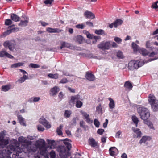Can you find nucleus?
I'll use <instances>...</instances> for the list:
<instances>
[{"instance_id":"obj_14","label":"nucleus","mask_w":158,"mask_h":158,"mask_svg":"<svg viewBox=\"0 0 158 158\" xmlns=\"http://www.w3.org/2000/svg\"><path fill=\"white\" fill-rule=\"evenodd\" d=\"M85 78L90 81H93L95 79V77L94 75L88 72L86 73Z\"/></svg>"},{"instance_id":"obj_32","label":"nucleus","mask_w":158,"mask_h":158,"mask_svg":"<svg viewBox=\"0 0 158 158\" xmlns=\"http://www.w3.org/2000/svg\"><path fill=\"white\" fill-rule=\"evenodd\" d=\"M28 23V21L27 20L21 21L19 23V25L22 27H25L27 25Z\"/></svg>"},{"instance_id":"obj_34","label":"nucleus","mask_w":158,"mask_h":158,"mask_svg":"<svg viewBox=\"0 0 158 158\" xmlns=\"http://www.w3.org/2000/svg\"><path fill=\"white\" fill-rule=\"evenodd\" d=\"M114 23V27H116L118 26L121 25L122 24L123 21L120 19H118Z\"/></svg>"},{"instance_id":"obj_52","label":"nucleus","mask_w":158,"mask_h":158,"mask_svg":"<svg viewBox=\"0 0 158 158\" xmlns=\"http://www.w3.org/2000/svg\"><path fill=\"white\" fill-rule=\"evenodd\" d=\"M96 110L98 113H101L102 111V108L100 105H99L98 106L96 107Z\"/></svg>"},{"instance_id":"obj_63","label":"nucleus","mask_w":158,"mask_h":158,"mask_svg":"<svg viewBox=\"0 0 158 158\" xmlns=\"http://www.w3.org/2000/svg\"><path fill=\"white\" fill-rule=\"evenodd\" d=\"M86 23L89 26L93 27V23L91 22L87 21L86 22Z\"/></svg>"},{"instance_id":"obj_11","label":"nucleus","mask_w":158,"mask_h":158,"mask_svg":"<svg viewBox=\"0 0 158 158\" xmlns=\"http://www.w3.org/2000/svg\"><path fill=\"white\" fill-rule=\"evenodd\" d=\"M81 113L86 122L89 123H91L92 122V120H91L89 118V114H88L86 112L83 111H81Z\"/></svg>"},{"instance_id":"obj_35","label":"nucleus","mask_w":158,"mask_h":158,"mask_svg":"<svg viewBox=\"0 0 158 158\" xmlns=\"http://www.w3.org/2000/svg\"><path fill=\"white\" fill-rule=\"evenodd\" d=\"M48 76L51 78L57 79L59 75L57 73L55 74L50 73L48 74Z\"/></svg>"},{"instance_id":"obj_17","label":"nucleus","mask_w":158,"mask_h":158,"mask_svg":"<svg viewBox=\"0 0 158 158\" xmlns=\"http://www.w3.org/2000/svg\"><path fill=\"white\" fill-rule=\"evenodd\" d=\"M59 90L60 89L59 87L57 86H55L51 89L50 90L51 94L52 95H54L56 94Z\"/></svg>"},{"instance_id":"obj_10","label":"nucleus","mask_w":158,"mask_h":158,"mask_svg":"<svg viewBox=\"0 0 158 158\" xmlns=\"http://www.w3.org/2000/svg\"><path fill=\"white\" fill-rule=\"evenodd\" d=\"M84 16L86 18L90 19H93L95 18V15L90 11H86L84 13Z\"/></svg>"},{"instance_id":"obj_29","label":"nucleus","mask_w":158,"mask_h":158,"mask_svg":"<svg viewBox=\"0 0 158 158\" xmlns=\"http://www.w3.org/2000/svg\"><path fill=\"white\" fill-rule=\"evenodd\" d=\"M109 100L110 101L109 104V106L110 109H113L115 107V104L114 101L111 98H109Z\"/></svg>"},{"instance_id":"obj_33","label":"nucleus","mask_w":158,"mask_h":158,"mask_svg":"<svg viewBox=\"0 0 158 158\" xmlns=\"http://www.w3.org/2000/svg\"><path fill=\"white\" fill-rule=\"evenodd\" d=\"M132 121L135 124L136 126H137V124L138 122H139V120L138 118L135 116H133L132 117Z\"/></svg>"},{"instance_id":"obj_39","label":"nucleus","mask_w":158,"mask_h":158,"mask_svg":"<svg viewBox=\"0 0 158 158\" xmlns=\"http://www.w3.org/2000/svg\"><path fill=\"white\" fill-rule=\"evenodd\" d=\"M23 64L24 63H23L19 62L12 65L11 67L12 68H16L20 66H23Z\"/></svg>"},{"instance_id":"obj_42","label":"nucleus","mask_w":158,"mask_h":158,"mask_svg":"<svg viewBox=\"0 0 158 158\" xmlns=\"http://www.w3.org/2000/svg\"><path fill=\"white\" fill-rule=\"evenodd\" d=\"M151 7L155 9H157L158 8V1L153 2Z\"/></svg>"},{"instance_id":"obj_44","label":"nucleus","mask_w":158,"mask_h":158,"mask_svg":"<svg viewBox=\"0 0 158 158\" xmlns=\"http://www.w3.org/2000/svg\"><path fill=\"white\" fill-rule=\"evenodd\" d=\"M47 121L44 118L42 117L40 119L39 122L40 123L44 125Z\"/></svg>"},{"instance_id":"obj_13","label":"nucleus","mask_w":158,"mask_h":158,"mask_svg":"<svg viewBox=\"0 0 158 158\" xmlns=\"http://www.w3.org/2000/svg\"><path fill=\"white\" fill-rule=\"evenodd\" d=\"M47 31L50 33H60L62 30L57 28H52L48 27L47 29Z\"/></svg>"},{"instance_id":"obj_49","label":"nucleus","mask_w":158,"mask_h":158,"mask_svg":"<svg viewBox=\"0 0 158 158\" xmlns=\"http://www.w3.org/2000/svg\"><path fill=\"white\" fill-rule=\"evenodd\" d=\"M114 40L118 44L122 42L121 39L118 37H115Z\"/></svg>"},{"instance_id":"obj_62","label":"nucleus","mask_w":158,"mask_h":158,"mask_svg":"<svg viewBox=\"0 0 158 158\" xmlns=\"http://www.w3.org/2000/svg\"><path fill=\"white\" fill-rule=\"evenodd\" d=\"M151 45V43L149 41H147L146 42V45L147 48H149Z\"/></svg>"},{"instance_id":"obj_55","label":"nucleus","mask_w":158,"mask_h":158,"mask_svg":"<svg viewBox=\"0 0 158 158\" xmlns=\"http://www.w3.org/2000/svg\"><path fill=\"white\" fill-rule=\"evenodd\" d=\"M68 82V80H67V79L66 78H64L61 80L60 82V83L64 84Z\"/></svg>"},{"instance_id":"obj_41","label":"nucleus","mask_w":158,"mask_h":158,"mask_svg":"<svg viewBox=\"0 0 158 158\" xmlns=\"http://www.w3.org/2000/svg\"><path fill=\"white\" fill-rule=\"evenodd\" d=\"M136 62L138 66V68L142 66L144 64L143 60H136Z\"/></svg>"},{"instance_id":"obj_24","label":"nucleus","mask_w":158,"mask_h":158,"mask_svg":"<svg viewBox=\"0 0 158 158\" xmlns=\"http://www.w3.org/2000/svg\"><path fill=\"white\" fill-rule=\"evenodd\" d=\"M11 85H6L2 86L1 89L2 91L4 92H6L10 89Z\"/></svg>"},{"instance_id":"obj_45","label":"nucleus","mask_w":158,"mask_h":158,"mask_svg":"<svg viewBox=\"0 0 158 158\" xmlns=\"http://www.w3.org/2000/svg\"><path fill=\"white\" fill-rule=\"evenodd\" d=\"M95 33L98 35H101L104 33V31L102 29L96 30L95 31Z\"/></svg>"},{"instance_id":"obj_59","label":"nucleus","mask_w":158,"mask_h":158,"mask_svg":"<svg viewBox=\"0 0 158 158\" xmlns=\"http://www.w3.org/2000/svg\"><path fill=\"white\" fill-rule=\"evenodd\" d=\"M33 99V100L34 102H38L40 99V98L39 97H33L31 98Z\"/></svg>"},{"instance_id":"obj_54","label":"nucleus","mask_w":158,"mask_h":158,"mask_svg":"<svg viewBox=\"0 0 158 158\" xmlns=\"http://www.w3.org/2000/svg\"><path fill=\"white\" fill-rule=\"evenodd\" d=\"M53 1V0H46L45 1H44V2L45 4L46 5L48 4H51L52 3Z\"/></svg>"},{"instance_id":"obj_5","label":"nucleus","mask_w":158,"mask_h":158,"mask_svg":"<svg viewBox=\"0 0 158 158\" xmlns=\"http://www.w3.org/2000/svg\"><path fill=\"white\" fill-rule=\"evenodd\" d=\"M80 99V96L79 95H77L74 96H72L71 97L69 103L70 104H71L73 105L74 104L75 101H76V106L77 108H80L82 106V102L78 100Z\"/></svg>"},{"instance_id":"obj_30","label":"nucleus","mask_w":158,"mask_h":158,"mask_svg":"<svg viewBox=\"0 0 158 158\" xmlns=\"http://www.w3.org/2000/svg\"><path fill=\"white\" fill-rule=\"evenodd\" d=\"M28 76L24 75L22 77H20L16 82H19L20 83H22L24 82L26 79H28Z\"/></svg>"},{"instance_id":"obj_36","label":"nucleus","mask_w":158,"mask_h":158,"mask_svg":"<svg viewBox=\"0 0 158 158\" xmlns=\"http://www.w3.org/2000/svg\"><path fill=\"white\" fill-rule=\"evenodd\" d=\"M47 141L48 144L52 145L51 146H50V148H55L54 146V144L55 143V141L54 140L47 139Z\"/></svg>"},{"instance_id":"obj_3","label":"nucleus","mask_w":158,"mask_h":158,"mask_svg":"<svg viewBox=\"0 0 158 158\" xmlns=\"http://www.w3.org/2000/svg\"><path fill=\"white\" fill-rule=\"evenodd\" d=\"M137 111L140 118L143 121L147 120L150 117V112L146 108L140 107L138 108Z\"/></svg>"},{"instance_id":"obj_56","label":"nucleus","mask_w":158,"mask_h":158,"mask_svg":"<svg viewBox=\"0 0 158 158\" xmlns=\"http://www.w3.org/2000/svg\"><path fill=\"white\" fill-rule=\"evenodd\" d=\"M37 129L39 131H43L44 130V128L40 125H38L37 126Z\"/></svg>"},{"instance_id":"obj_46","label":"nucleus","mask_w":158,"mask_h":158,"mask_svg":"<svg viewBox=\"0 0 158 158\" xmlns=\"http://www.w3.org/2000/svg\"><path fill=\"white\" fill-rule=\"evenodd\" d=\"M12 23V22L10 19H6L5 21V24L6 25H9Z\"/></svg>"},{"instance_id":"obj_4","label":"nucleus","mask_w":158,"mask_h":158,"mask_svg":"<svg viewBox=\"0 0 158 158\" xmlns=\"http://www.w3.org/2000/svg\"><path fill=\"white\" fill-rule=\"evenodd\" d=\"M148 101L154 111H156L158 110V100L156 98L153 94H149Z\"/></svg>"},{"instance_id":"obj_15","label":"nucleus","mask_w":158,"mask_h":158,"mask_svg":"<svg viewBox=\"0 0 158 158\" xmlns=\"http://www.w3.org/2000/svg\"><path fill=\"white\" fill-rule=\"evenodd\" d=\"M37 145L40 148V150L41 148H44L45 145V143L44 140L43 139H41L38 141Z\"/></svg>"},{"instance_id":"obj_48","label":"nucleus","mask_w":158,"mask_h":158,"mask_svg":"<svg viewBox=\"0 0 158 158\" xmlns=\"http://www.w3.org/2000/svg\"><path fill=\"white\" fill-rule=\"evenodd\" d=\"M85 27V26L83 24H78L77 25H76L75 27L76 28L78 29H83Z\"/></svg>"},{"instance_id":"obj_2","label":"nucleus","mask_w":158,"mask_h":158,"mask_svg":"<svg viewBox=\"0 0 158 158\" xmlns=\"http://www.w3.org/2000/svg\"><path fill=\"white\" fill-rule=\"evenodd\" d=\"M64 143L67 147L68 150L66 149L65 146H60L57 148V151L60 153V156L61 158H67L68 157L70 156L69 150H70L71 148V144L65 141Z\"/></svg>"},{"instance_id":"obj_22","label":"nucleus","mask_w":158,"mask_h":158,"mask_svg":"<svg viewBox=\"0 0 158 158\" xmlns=\"http://www.w3.org/2000/svg\"><path fill=\"white\" fill-rule=\"evenodd\" d=\"M139 52L143 56L148 55L149 53L147 50L143 48H140L139 50Z\"/></svg>"},{"instance_id":"obj_47","label":"nucleus","mask_w":158,"mask_h":158,"mask_svg":"<svg viewBox=\"0 0 158 158\" xmlns=\"http://www.w3.org/2000/svg\"><path fill=\"white\" fill-rule=\"evenodd\" d=\"M117 56L118 57L120 58H123V55L122 52L120 51H119L117 52Z\"/></svg>"},{"instance_id":"obj_18","label":"nucleus","mask_w":158,"mask_h":158,"mask_svg":"<svg viewBox=\"0 0 158 158\" xmlns=\"http://www.w3.org/2000/svg\"><path fill=\"white\" fill-rule=\"evenodd\" d=\"M124 87L127 89L130 90L132 88V84L129 81H126L124 85Z\"/></svg>"},{"instance_id":"obj_43","label":"nucleus","mask_w":158,"mask_h":158,"mask_svg":"<svg viewBox=\"0 0 158 158\" xmlns=\"http://www.w3.org/2000/svg\"><path fill=\"white\" fill-rule=\"evenodd\" d=\"M29 66V67H31L33 68H37L40 67V66L36 64L31 63L30 64Z\"/></svg>"},{"instance_id":"obj_38","label":"nucleus","mask_w":158,"mask_h":158,"mask_svg":"<svg viewBox=\"0 0 158 158\" xmlns=\"http://www.w3.org/2000/svg\"><path fill=\"white\" fill-rule=\"evenodd\" d=\"M144 123L145 124H146L148 125L150 128L153 129L154 128L153 126V125L149 121L147 120H145V121H144Z\"/></svg>"},{"instance_id":"obj_27","label":"nucleus","mask_w":158,"mask_h":158,"mask_svg":"<svg viewBox=\"0 0 158 158\" xmlns=\"http://www.w3.org/2000/svg\"><path fill=\"white\" fill-rule=\"evenodd\" d=\"M132 46L134 52H136L137 51L139 52V50L140 48H139V46L136 44L134 43H132Z\"/></svg>"},{"instance_id":"obj_60","label":"nucleus","mask_w":158,"mask_h":158,"mask_svg":"<svg viewBox=\"0 0 158 158\" xmlns=\"http://www.w3.org/2000/svg\"><path fill=\"white\" fill-rule=\"evenodd\" d=\"M85 122L83 121H80V125L81 127L83 128L85 127Z\"/></svg>"},{"instance_id":"obj_57","label":"nucleus","mask_w":158,"mask_h":158,"mask_svg":"<svg viewBox=\"0 0 158 158\" xmlns=\"http://www.w3.org/2000/svg\"><path fill=\"white\" fill-rule=\"evenodd\" d=\"M121 133V132L120 131H118L116 134L115 137L116 138H120V135Z\"/></svg>"},{"instance_id":"obj_31","label":"nucleus","mask_w":158,"mask_h":158,"mask_svg":"<svg viewBox=\"0 0 158 158\" xmlns=\"http://www.w3.org/2000/svg\"><path fill=\"white\" fill-rule=\"evenodd\" d=\"M75 40L79 43H81L83 40V37L80 35H77L75 37Z\"/></svg>"},{"instance_id":"obj_1","label":"nucleus","mask_w":158,"mask_h":158,"mask_svg":"<svg viewBox=\"0 0 158 158\" xmlns=\"http://www.w3.org/2000/svg\"><path fill=\"white\" fill-rule=\"evenodd\" d=\"M18 140L20 142L26 144L27 147H25L24 148H21L19 147V144L16 143L15 144L12 145L10 146V148L11 150L16 152V154L21 153L23 151H25V148L27 149L28 152H31V150L30 148V146L31 143V141L27 140L23 137H19Z\"/></svg>"},{"instance_id":"obj_7","label":"nucleus","mask_w":158,"mask_h":158,"mask_svg":"<svg viewBox=\"0 0 158 158\" xmlns=\"http://www.w3.org/2000/svg\"><path fill=\"white\" fill-rule=\"evenodd\" d=\"M3 44L6 48H8L10 50L12 51L15 48V44L14 41H6Z\"/></svg>"},{"instance_id":"obj_16","label":"nucleus","mask_w":158,"mask_h":158,"mask_svg":"<svg viewBox=\"0 0 158 158\" xmlns=\"http://www.w3.org/2000/svg\"><path fill=\"white\" fill-rule=\"evenodd\" d=\"M109 151L110 155L112 156H114L117 153V149L115 147H112L110 148Z\"/></svg>"},{"instance_id":"obj_23","label":"nucleus","mask_w":158,"mask_h":158,"mask_svg":"<svg viewBox=\"0 0 158 158\" xmlns=\"http://www.w3.org/2000/svg\"><path fill=\"white\" fill-rule=\"evenodd\" d=\"M11 18L15 22L19 21L20 20V18L18 16L14 14L11 15Z\"/></svg>"},{"instance_id":"obj_40","label":"nucleus","mask_w":158,"mask_h":158,"mask_svg":"<svg viewBox=\"0 0 158 158\" xmlns=\"http://www.w3.org/2000/svg\"><path fill=\"white\" fill-rule=\"evenodd\" d=\"M71 114V112L69 110H66L65 111L64 116L66 118L69 117Z\"/></svg>"},{"instance_id":"obj_20","label":"nucleus","mask_w":158,"mask_h":158,"mask_svg":"<svg viewBox=\"0 0 158 158\" xmlns=\"http://www.w3.org/2000/svg\"><path fill=\"white\" fill-rule=\"evenodd\" d=\"M19 28H15L12 29H10V30H8L4 32L3 33L4 35H7L10 33L12 32L17 31L19 30Z\"/></svg>"},{"instance_id":"obj_61","label":"nucleus","mask_w":158,"mask_h":158,"mask_svg":"<svg viewBox=\"0 0 158 158\" xmlns=\"http://www.w3.org/2000/svg\"><path fill=\"white\" fill-rule=\"evenodd\" d=\"M157 54V52H153L150 53L149 55V56L150 57H153V56H154V55Z\"/></svg>"},{"instance_id":"obj_25","label":"nucleus","mask_w":158,"mask_h":158,"mask_svg":"<svg viewBox=\"0 0 158 158\" xmlns=\"http://www.w3.org/2000/svg\"><path fill=\"white\" fill-rule=\"evenodd\" d=\"M18 118L20 124L24 126L26 125V123L24 122V119L21 115H18Z\"/></svg>"},{"instance_id":"obj_26","label":"nucleus","mask_w":158,"mask_h":158,"mask_svg":"<svg viewBox=\"0 0 158 158\" xmlns=\"http://www.w3.org/2000/svg\"><path fill=\"white\" fill-rule=\"evenodd\" d=\"M134 132L137 135L136 138L140 137L142 135V133L139 131V129L138 128L133 129Z\"/></svg>"},{"instance_id":"obj_28","label":"nucleus","mask_w":158,"mask_h":158,"mask_svg":"<svg viewBox=\"0 0 158 158\" xmlns=\"http://www.w3.org/2000/svg\"><path fill=\"white\" fill-rule=\"evenodd\" d=\"M63 127V125L62 124H61L57 128L56 132L58 135H62V130Z\"/></svg>"},{"instance_id":"obj_9","label":"nucleus","mask_w":158,"mask_h":158,"mask_svg":"<svg viewBox=\"0 0 158 158\" xmlns=\"http://www.w3.org/2000/svg\"><path fill=\"white\" fill-rule=\"evenodd\" d=\"M128 67L129 69L132 70L138 68V66L136 64V61L134 60H132L129 62L128 64Z\"/></svg>"},{"instance_id":"obj_50","label":"nucleus","mask_w":158,"mask_h":158,"mask_svg":"<svg viewBox=\"0 0 158 158\" xmlns=\"http://www.w3.org/2000/svg\"><path fill=\"white\" fill-rule=\"evenodd\" d=\"M50 155L51 158H55L56 154L54 151H51L50 152Z\"/></svg>"},{"instance_id":"obj_8","label":"nucleus","mask_w":158,"mask_h":158,"mask_svg":"<svg viewBox=\"0 0 158 158\" xmlns=\"http://www.w3.org/2000/svg\"><path fill=\"white\" fill-rule=\"evenodd\" d=\"M4 133L2 131L0 133V145H6L8 144V140L4 139Z\"/></svg>"},{"instance_id":"obj_21","label":"nucleus","mask_w":158,"mask_h":158,"mask_svg":"<svg viewBox=\"0 0 158 158\" xmlns=\"http://www.w3.org/2000/svg\"><path fill=\"white\" fill-rule=\"evenodd\" d=\"M89 145L93 147H95L97 145V143L93 138L89 139Z\"/></svg>"},{"instance_id":"obj_19","label":"nucleus","mask_w":158,"mask_h":158,"mask_svg":"<svg viewBox=\"0 0 158 158\" xmlns=\"http://www.w3.org/2000/svg\"><path fill=\"white\" fill-rule=\"evenodd\" d=\"M61 46L60 47V48L61 49H62L63 48L66 47L69 48H70L71 47L70 44L67 42H62L61 43Z\"/></svg>"},{"instance_id":"obj_12","label":"nucleus","mask_w":158,"mask_h":158,"mask_svg":"<svg viewBox=\"0 0 158 158\" xmlns=\"http://www.w3.org/2000/svg\"><path fill=\"white\" fill-rule=\"evenodd\" d=\"M0 56L1 57H6L10 58H13V56L8 53L6 51L2 50L0 51Z\"/></svg>"},{"instance_id":"obj_58","label":"nucleus","mask_w":158,"mask_h":158,"mask_svg":"<svg viewBox=\"0 0 158 158\" xmlns=\"http://www.w3.org/2000/svg\"><path fill=\"white\" fill-rule=\"evenodd\" d=\"M104 131V129H100L98 130L97 132L99 134L102 135Z\"/></svg>"},{"instance_id":"obj_37","label":"nucleus","mask_w":158,"mask_h":158,"mask_svg":"<svg viewBox=\"0 0 158 158\" xmlns=\"http://www.w3.org/2000/svg\"><path fill=\"white\" fill-rule=\"evenodd\" d=\"M148 137L146 136H143L141 139L139 141V143L140 144H142V143H145L146 141L148 140Z\"/></svg>"},{"instance_id":"obj_53","label":"nucleus","mask_w":158,"mask_h":158,"mask_svg":"<svg viewBox=\"0 0 158 158\" xmlns=\"http://www.w3.org/2000/svg\"><path fill=\"white\" fill-rule=\"evenodd\" d=\"M44 125L47 128H49L51 127V125L47 121Z\"/></svg>"},{"instance_id":"obj_6","label":"nucleus","mask_w":158,"mask_h":158,"mask_svg":"<svg viewBox=\"0 0 158 158\" xmlns=\"http://www.w3.org/2000/svg\"><path fill=\"white\" fill-rule=\"evenodd\" d=\"M110 47L109 42H103L98 45V48L102 50L108 49Z\"/></svg>"},{"instance_id":"obj_51","label":"nucleus","mask_w":158,"mask_h":158,"mask_svg":"<svg viewBox=\"0 0 158 158\" xmlns=\"http://www.w3.org/2000/svg\"><path fill=\"white\" fill-rule=\"evenodd\" d=\"M94 123L96 127H98L100 125V123L96 119H95L94 120Z\"/></svg>"},{"instance_id":"obj_64","label":"nucleus","mask_w":158,"mask_h":158,"mask_svg":"<svg viewBox=\"0 0 158 158\" xmlns=\"http://www.w3.org/2000/svg\"><path fill=\"white\" fill-rule=\"evenodd\" d=\"M105 121L106 122H105L103 124V126L104 128H106L107 127L108 121V119H106Z\"/></svg>"}]
</instances>
